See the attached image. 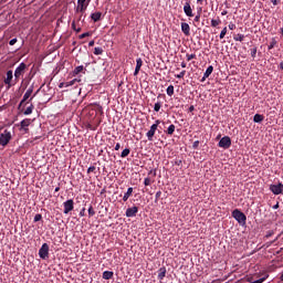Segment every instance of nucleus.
Returning <instances> with one entry per match:
<instances>
[{
    "instance_id": "obj_38",
    "label": "nucleus",
    "mask_w": 283,
    "mask_h": 283,
    "mask_svg": "<svg viewBox=\"0 0 283 283\" xmlns=\"http://www.w3.org/2000/svg\"><path fill=\"white\" fill-rule=\"evenodd\" d=\"M40 220H43V216L41 213L35 214L33 222H40Z\"/></svg>"
},
{
    "instance_id": "obj_45",
    "label": "nucleus",
    "mask_w": 283,
    "mask_h": 283,
    "mask_svg": "<svg viewBox=\"0 0 283 283\" xmlns=\"http://www.w3.org/2000/svg\"><path fill=\"white\" fill-rule=\"evenodd\" d=\"M94 171H96V167L95 166L88 167L87 174H94Z\"/></svg>"
},
{
    "instance_id": "obj_33",
    "label": "nucleus",
    "mask_w": 283,
    "mask_h": 283,
    "mask_svg": "<svg viewBox=\"0 0 283 283\" xmlns=\"http://www.w3.org/2000/svg\"><path fill=\"white\" fill-rule=\"evenodd\" d=\"M233 39H234V41H240V42H242V41H244V34H237V35H234L233 36Z\"/></svg>"
},
{
    "instance_id": "obj_50",
    "label": "nucleus",
    "mask_w": 283,
    "mask_h": 283,
    "mask_svg": "<svg viewBox=\"0 0 283 283\" xmlns=\"http://www.w3.org/2000/svg\"><path fill=\"white\" fill-rule=\"evenodd\" d=\"M59 87L60 88L67 87V83L66 82H62V83H60Z\"/></svg>"
},
{
    "instance_id": "obj_40",
    "label": "nucleus",
    "mask_w": 283,
    "mask_h": 283,
    "mask_svg": "<svg viewBox=\"0 0 283 283\" xmlns=\"http://www.w3.org/2000/svg\"><path fill=\"white\" fill-rule=\"evenodd\" d=\"M163 196V191H157L155 195V202H158V200H160V197Z\"/></svg>"
},
{
    "instance_id": "obj_49",
    "label": "nucleus",
    "mask_w": 283,
    "mask_h": 283,
    "mask_svg": "<svg viewBox=\"0 0 283 283\" xmlns=\"http://www.w3.org/2000/svg\"><path fill=\"white\" fill-rule=\"evenodd\" d=\"M228 28L229 30H235V23L230 22Z\"/></svg>"
},
{
    "instance_id": "obj_12",
    "label": "nucleus",
    "mask_w": 283,
    "mask_h": 283,
    "mask_svg": "<svg viewBox=\"0 0 283 283\" xmlns=\"http://www.w3.org/2000/svg\"><path fill=\"white\" fill-rule=\"evenodd\" d=\"M184 12L186 17H193V9H191V3L187 1L184 6Z\"/></svg>"
},
{
    "instance_id": "obj_35",
    "label": "nucleus",
    "mask_w": 283,
    "mask_h": 283,
    "mask_svg": "<svg viewBox=\"0 0 283 283\" xmlns=\"http://www.w3.org/2000/svg\"><path fill=\"white\" fill-rule=\"evenodd\" d=\"M160 107H163V104L160 102L155 103L154 111L160 112Z\"/></svg>"
},
{
    "instance_id": "obj_27",
    "label": "nucleus",
    "mask_w": 283,
    "mask_h": 283,
    "mask_svg": "<svg viewBox=\"0 0 283 283\" xmlns=\"http://www.w3.org/2000/svg\"><path fill=\"white\" fill-rule=\"evenodd\" d=\"M34 109V105L31 104L29 107H27V109L24 111V116H30V114H32Z\"/></svg>"
},
{
    "instance_id": "obj_8",
    "label": "nucleus",
    "mask_w": 283,
    "mask_h": 283,
    "mask_svg": "<svg viewBox=\"0 0 283 283\" xmlns=\"http://www.w3.org/2000/svg\"><path fill=\"white\" fill-rule=\"evenodd\" d=\"M270 191H272V193H274V196H280L283 193V184L280 182L277 185H271L270 186Z\"/></svg>"
},
{
    "instance_id": "obj_53",
    "label": "nucleus",
    "mask_w": 283,
    "mask_h": 283,
    "mask_svg": "<svg viewBox=\"0 0 283 283\" xmlns=\"http://www.w3.org/2000/svg\"><path fill=\"white\" fill-rule=\"evenodd\" d=\"M271 2L273 3V6H279L280 0H271Z\"/></svg>"
},
{
    "instance_id": "obj_10",
    "label": "nucleus",
    "mask_w": 283,
    "mask_h": 283,
    "mask_svg": "<svg viewBox=\"0 0 283 283\" xmlns=\"http://www.w3.org/2000/svg\"><path fill=\"white\" fill-rule=\"evenodd\" d=\"M12 78H14V74L12 70L7 71V77L4 78V85H8V87H12Z\"/></svg>"
},
{
    "instance_id": "obj_63",
    "label": "nucleus",
    "mask_w": 283,
    "mask_h": 283,
    "mask_svg": "<svg viewBox=\"0 0 283 283\" xmlns=\"http://www.w3.org/2000/svg\"><path fill=\"white\" fill-rule=\"evenodd\" d=\"M160 124V119H157L156 122H155V124H153V125H157V128H158V125Z\"/></svg>"
},
{
    "instance_id": "obj_28",
    "label": "nucleus",
    "mask_w": 283,
    "mask_h": 283,
    "mask_svg": "<svg viewBox=\"0 0 283 283\" xmlns=\"http://www.w3.org/2000/svg\"><path fill=\"white\" fill-rule=\"evenodd\" d=\"M76 83H81V78H74L70 82H66V87H72V85H74Z\"/></svg>"
},
{
    "instance_id": "obj_18",
    "label": "nucleus",
    "mask_w": 283,
    "mask_h": 283,
    "mask_svg": "<svg viewBox=\"0 0 283 283\" xmlns=\"http://www.w3.org/2000/svg\"><path fill=\"white\" fill-rule=\"evenodd\" d=\"M133 193H134V188L129 187L123 196V202H127V200H129V198H132Z\"/></svg>"
},
{
    "instance_id": "obj_29",
    "label": "nucleus",
    "mask_w": 283,
    "mask_h": 283,
    "mask_svg": "<svg viewBox=\"0 0 283 283\" xmlns=\"http://www.w3.org/2000/svg\"><path fill=\"white\" fill-rule=\"evenodd\" d=\"M275 45H277V40H275V38H272V40L268 46V50H273V48H275Z\"/></svg>"
},
{
    "instance_id": "obj_11",
    "label": "nucleus",
    "mask_w": 283,
    "mask_h": 283,
    "mask_svg": "<svg viewBox=\"0 0 283 283\" xmlns=\"http://www.w3.org/2000/svg\"><path fill=\"white\" fill-rule=\"evenodd\" d=\"M137 213H138V207L134 206L132 208H127L126 218H136Z\"/></svg>"
},
{
    "instance_id": "obj_25",
    "label": "nucleus",
    "mask_w": 283,
    "mask_h": 283,
    "mask_svg": "<svg viewBox=\"0 0 283 283\" xmlns=\"http://www.w3.org/2000/svg\"><path fill=\"white\" fill-rule=\"evenodd\" d=\"M264 120V115L255 114L253 117L254 123H262Z\"/></svg>"
},
{
    "instance_id": "obj_7",
    "label": "nucleus",
    "mask_w": 283,
    "mask_h": 283,
    "mask_svg": "<svg viewBox=\"0 0 283 283\" xmlns=\"http://www.w3.org/2000/svg\"><path fill=\"white\" fill-rule=\"evenodd\" d=\"M63 207H64L63 213L65 214L70 213L71 211H74V199H69L64 201Z\"/></svg>"
},
{
    "instance_id": "obj_46",
    "label": "nucleus",
    "mask_w": 283,
    "mask_h": 283,
    "mask_svg": "<svg viewBox=\"0 0 283 283\" xmlns=\"http://www.w3.org/2000/svg\"><path fill=\"white\" fill-rule=\"evenodd\" d=\"M192 147L193 149H198V147H200V142L199 140L193 142Z\"/></svg>"
},
{
    "instance_id": "obj_14",
    "label": "nucleus",
    "mask_w": 283,
    "mask_h": 283,
    "mask_svg": "<svg viewBox=\"0 0 283 283\" xmlns=\"http://www.w3.org/2000/svg\"><path fill=\"white\" fill-rule=\"evenodd\" d=\"M181 32L185 34V36H190L191 27H189V23H186V22L181 23Z\"/></svg>"
},
{
    "instance_id": "obj_31",
    "label": "nucleus",
    "mask_w": 283,
    "mask_h": 283,
    "mask_svg": "<svg viewBox=\"0 0 283 283\" xmlns=\"http://www.w3.org/2000/svg\"><path fill=\"white\" fill-rule=\"evenodd\" d=\"M94 54H95V56H101V54H103V48L96 46L94 49Z\"/></svg>"
},
{
    "instance_id": "obj_62",
    "label": "nucleus",
    "mask_w": 283,
    "mask_h": 283,
    "mask_svg": "<svg viewBox=\"0 0 283 283\" xmlns=\"http://www.w3.org/2000/svg\"><path fill=\"white\" fill-rule=\"evenodd\" d=\"M196 109V107L193 106V105H191L190 107H189V112H193Z\"/></svg>"
},
{
    "instance_id": "obj_34",
    "label": "nucleus",
    "mask_w": 283,
    "mask_h": 283,
    "mask_svg": "<svg viewBox=\"0 0 283 283\" xmlns=\"http://www.w3.org/2000/svg\"><path fill=\"white\" fill-rule=\"evenodd\" d=\"M166 92H167V94H168L169 96H174V85H169V86L167 87Z\"/></svg>"
},
{
    "instance_id": "obj_21",
    "label": "nucleus",
    "mask_w": 283,
    "mask_h": 283,
    "mask_svg": "<svg viewBox=\"0 0 283 283\" xmlns=\"http://www.w3.org/2000/svg\"><path fill=\"white\" fill-rule=\"evenodd\" d=\"M102 277H103V280H112V277H114V272L104 271Z\"/></svg>"
},
{
    "instance_id": "obj_55",
    "label": "nucleus",
    "mask_w": 283,
    "mask_h": 283,
    "mask_svg": "<svg viewBox=\"0 0 283 283\" xmlns=\"http://www.w3.org/2000/svg\"><path fill=\"white\" fill-rule=\"evenodd\" d=\"M71 28H72V30H76V22L75 21L72 22Z\"/></svg>"
},
{
    "instance_id": "obj_42",
    "label": "nucleus",
    "mask_w": 283,
    "mask_h": 283,
    "mask_svg": "<svg viewBox=\"0 0 283 283\" xmlns=\"http://www.w3.org/2000/svg\"><path fill=\"white\" fill-rule=\"evenodd\" d=\"M86 36H92V33L90 32L82 33L81 35H78V39H86Z\"/></svg>"
},
{
    "instance_id": "obj_5",
    "label": "nucleus",
    "mask_w": 283,
    "mask_h": 283,
    "mask_svg": "<svg viewBox=\"0 0 283 283\" xmlns=\"http://www.w3.org/2000/svg\"><path fill=\"white\" fill-rule=\"evenodd\" d=\"M10 140H12V134L9 130H4L1 135H0V145H2V147H6Z\"/></svg>"
},
{
    "instance_id": "obj_57",
    "label": "nucleus",
    "mask_w": 283,
    "mask_h": 283,
    "mask_svg": "<svg viewBox=\"0 0 283 283\" xmlns=\"http://www.w3.org/2000/svg\"><path fill=\"white\" fill-rule=\"evenodd\" d=\"M272 209H280V202H276V205H274Z\"/></svg>"
},
{
    "instance_id": "obj_17",
    "label": "nucleus",
    "mask_w": 283,
    "mask_h": 283,
    "mask_svg": "<svg viewBox=\"0 0 283 283\" xmlns=\"http://www.w3.org/2000/svg\"><path fill=\"white\" fill-rule=\"evenodd\" d=\"M142 67H143V59L138 57L136 60V67H135L134 76H138V73L140 72Z\"/></svg>"
},
{
    "instance_id": "obj_54",
    "label": "nucleus",
    "mask_w": 283,
    "mask_h": 283,
    "mask_svg": "<svg viewBox=\"0 0 283 283\" xmlns=\"http://www.w3.org/2000/svg\"><path fill=\"white\" fill-rule=\"evenodd\" d=\"M118 149H120V143H117V144L115 145V151H118Z\"/></svg>"
},
{
    "instance_id": "obj_16",
    "label": "nucleus",
    "mask_w": 283,
    "mask_h": 283,
    "mask_svg": "<svg viewBox=\"0 0 283 283\" xmlns=\"http://www.w3.org/2000/svg\"><path fill=\"white\" fill-rule=\"evenodd\" d=\"M85 66L83 65H80V66H76L73 72H72V76H78V74H85Z\"/></svg>"
},
{
    "instance_id": "obj_26",
    "label": "nucleus",
    "mask_w": 283,
    "mask_h": 283,
    "mask_svg": "<svg viewBox=\"0 0 283 283\" xmlns=\"http://www.w3.org/2000/svg\"><path fill=\"white\" fill-rule=\"evenodd\" d=\"M129 154H132V149L129 148H125L122 154H120V158H127V156H129Z\"/></svg>"
},
{
    "instance_id": "obj_43",
    "label": "nucleus",
    "mask_w": 283,
    "mask_h": 283,
    "mask_svg": "<svg viewBox=\"0 0 283 283\" xmlns=\"http://www.w3.org/2000/svg\"><path fill=\"white\" fill-rule=\"evenodd\" d=\"M187 61H193L196 59V54H186Z\"/></svg>"
},
{
    "instance_id": "obj_2",
    "label": "nucleus",
    "mask_w": 283,
    "mask_h": 283,
    "mask_svg": "<svg viewBox=\"0 0 283 283\" xmlns=\"http://www.w3.org/2000/svg\"><path fill=\"white\" fill-rule=\"evenodd\" d=\"M28 65L25 63H20V65L15 69L14 71V82L19 83V80L21 78V76H23V74H25V70H27Z\"/></svg>"
},
{
    "instance_id": "obj_24",
    "label": "nucleus",
    "mask_w": 283,
    "mask_h": 283,
    "mask_svg": "<svg viewBox=\"0 0 283 283\" xmlns=\"http://www.w3.org/2000/svg\"><path fill=\"white\" fill-rule=\"evenodd\" d=\"M174 132H176V125L171 124L166 130V134H168V136H174Z\"/></svg>"
},
{
    "instance_id": "obj_37",
    "label": "nucleus",
    "mask_w": 283,
    "mask_h": 283,
    "mask_svg": "<svg viewBox=\"0 0 283 283\" xmlns=\"http://www.w3.org/2000/svg\"><path fill=\"white\" fill-rule=\"evenodd\" d=\"M88 216L92 218L93 216H96V211H94V207L90 206L88 208Z\"/></svg>"
},
{
    "instance_id": "obj_4",
    "label": "nucleus",
    "mask_w": 283,
    "mask_h": 283,
    "mask_svg": "<svg viewBox=\"0 0 283 283\" xmlns=\"http://www.w3.org/2000/svg\"><path fill=\"white\" fill-rule=\"evenodd\" d=\"M39 256L41 260H48L50 258V245L48 243H43L39 250Z\"/></svg>"
},
{
    "instance_id": "obj_9",
    "label": "nucleus",
    "mask_w": 283,
    "mask_h": 283,
    "mask_svg": "<svg viewBox=\"0 0 283 283\" xmlns=\"http://www.w3.org/2000/svg\"><path fill=\"white\" fill-rule=\"evenodd\" d=\"M32 92H34V87L30 86L24 93L23 98L19 104V107H21L25 103V101H28V98L32 96Z\"/></svg>"
},
{
    "instance_id": "obj_52",
    "label": "nucleus",
    "mask_w": 283,
    "mask_h": 283,
    "mask_svg": "<svg viewBox=\"0 0 283 283\" xmlns=\"http://www.w3.org/2000/svg\"><path fill=\"white\" fill-rule=\"evenodd\" d=\"M200 21V13H198L196 17H195V22L198 23Z\"/></svg>"
},
{
    "instance_id": "obj_39",
    "label": "nucleus",
    "mask_w": 283,
    "mask_h": 283,
    "mask_svg": "<svg viewBox=\"0 0 283 283\" xmlns=\"http://www.w3.org/2000/svg\"><path fill=\"white\" fill-rule=\"evenodd\" d=\"M187 74V71H181L179 74L175 75L176 78H185V75Z\"/></svg>"
},
{
    "instance_id": "obj_22",
    "label": "nucleus",
    "mask_w": 283,
    "mask_h": 283,
    "mask_svg": "<svg viewBox=\"0 0 283 283\" xmlns=\"http://www.w3.org/2000/svg\"><path fill=\"white\" fill-rule=\"evenodd\" d=\"M31 124H32V119L25 118L20 122V127H30Z\"/></svg>"
},
{
    "instance_id": "obj_15",
    "label": "nucleus",
    "mask_w": 283,
    "mask_h": 283,
    "mask_svg": "<svg viewBox=\"0 0 283 283\" xmlns=\"http://www.w3.org/2000/svg\"><path fill=\"white\" fill-rule=\"evenodd\" d=\"M211 74H213V66L210 65L208 66V69L206 70L202 78H201V83H205L207 81V78H209V76H211Z\"/></svg>"
},
{
    "instance_id": "obj_61",
    "label": "nucleus",
    "mask_w": 283,
    "mask_h": 283,
    "mask_svg": "<svg viewBox=\"0 0 283 283\" xmlns=\"http://www.w3.org/2000/svg\"><path fill=\"white\" fill-rule=\"evenodd\" d=\"M248 282L253 283V282H255V280H253V276H251L248 279Z\"/></svg>"
},
{
    "instance_id": "obj_56",
    "label": "nucleus",
    "mask_w": 283,
    "mask_h": 283,
    "mask_svg": "<svg viewBox=\"0 0 283 283\" xmlns=\"http://www.w3.org/2000/svg\"><path fill=\"white\" fill-rule=\"evenodd\" d=\"M227 14H229V11H227V10H223V11L221 12V17H227Z\"/></svg>"
},
{
    "instance_id": "obj_58",
    "label": "nucleus",
    "mask_w": 283,
    "mask_h": 283,
    "mask_svg": "<svg viewBox=\"0 0 283 283\" xmlns=\"http://www.w3.org/2000/svg\"><path fill=\"white\" fill-rule=\"evenodd\" d=\"M175 164L180 167V165H182V160H176Z\"/></svg>"
},
{
    "instance_id": "obj_3",
    "label": "nucleus",
    "mask_w": 283,
    "mask_h": 283,
    "mask_svg": "<svg viewBox=\"0 0 283 283\" xmlns=\"http://www.w3.org/2000/svg\"><path fill=\"white\" fill-rule=\"evenodd\" d=\"M90 1L92 0H77V7L75 12L80 14H85V10H87V6H90Z\"/></svg>"
},
{
    "instance_id": "obj_6",
    "label": "nucleus",
    "mask_w": 283,
    "mask_h": 283,
    "mask_svg": "<svg viewBox=\"0 0 283 283\" xmlns=\"http://www.w3.org/2000/svg\"><path fill=\"white\" fill-rule=\"evenodd\" d=\"M218 147H220L221 149H229V147H231V137H222L218 143Z\"/></svg>"
},
{
    "instance_id": "obj_19",
    "label": "nucleus",
    "mask_w": 283,
    "mask_h": 283,
    "mask_svg": "<svg viewBox=\"0 0 283 283\" xmlns=\"http://www.w3.org/2000/svg\"><path fill=\"white\" fill-rule=\"evenodd\" d=\"M103 13L101 11L91 14V19L94 21V23L101 21Z\"/></svg>"
},
{
    "instance_id": "obj_13",
    "label": "nucleus",
    "mask_w": 283,
    "mask_h": 283,
    "mask_svg": "<svg viewBox=\"0 0 283 283\" xmlns=\"http://www.w3.org/2000/svg\"><path fill=\"white\" fill-rule=\"evenodd\" d=\"M157 125H151L150 129L146 133L148 140H154V136H156Z\"/></svg>"
},
{
    "instance_id": "obj_41",
    "label": "nucleus",
    "mask_w": 283,
    "mask_h": 283,
    "mask_svg": "<svg viewBox=\"0 0 283 283\" xmlns=\"http://www.w3.org/2000/svg\"><path fill=\"white\" fill-rule=\"evenodd\" d=\"M256 54H258V48L254 46L253 49H251L252 59H255Z\"/></svg>"
},
{
    "instance_id": "obj_64",
    "label": "nucleus",
    "mask_w": 283,
    "mask_h": 283,
    "mask_svg": "<svg viewBox=\"0 0 283 283\" xmlns=\"http://www.w3.org/2000/svg\"><path fill=\"white\" fill-rule=\"evenodd\" d=\"M280 69L283 70V62L280 63Z\"/></svg>"
},
{
    "instance_id": "obj_59",
    "label": "nucleus",
    "mask_w": 283,
    "mask_h": 283,
    "mask_svg": "<svg viewBox=\"0 0 283 283\" xmlns=\"http://www.w3.org/2000/svg\"><path fill=\"white\" fill-rule=\"evenodd\" d=\"M80 216H85V208H83L82 210H81V212H80Z\"/></svg>"
},
{
    "instance_id": "obj_30",
    "label": "nucleus",
    "mask_w": 283,
    "mask_h": 283,
    "mask_svg": "<svg viewBox=\"0 0 283 283\" xmlns=\"http://www.w3.org/2000/svg\"><path fill=\"white\" fill-rule=\"evenodd\" d=\"M153 182H154V180H151V177H146V178L144 179V185H145V187L151 186Z\"/></svg>"
},
{
    "instance_id": "obj_51",
    "label": "nucleus",
    "mask_w": 283,
    "mask_h": 283,
    "mask_svg": "<svg viewBox=\"0 0 283 283\" xmlns=\"http://www.w3.org/2000/svg\"><path fill=\"white\" fill-rule=\"evenodd\" d=\"M153 175V178H156V170H150L149 172H148V176H151Z\"/></svg>"
},
{
    "instance_id": "obj_32",
    "label": "nucleus",
    "mask_w": 283,
    "mask_h": 283,
    "mask_svg": "<svg viewBox=\"0 0 283 283\" xmlns=\"http://www.w3.org/2000/svg\"><path fill=\"white\" fill-rule=\"evenodd\" d=\"M269 279V274H263V276L259 280H255L252 283H263L264 281H266Z\"/></svg>"
},
{
    "instance_id": "obj_20",
    "label": "nucleus",
    "mask_w": 283,
    "mask_h": 283,
    "mask_svg": "<svg viewBox=\"0 0 283 283\" xmlns=\"http://www.w3.org/2000/svg\"><path fill=\"white\" fill-rule=\"evenodd\" d=\"M167 275V268L163 266L158 271V280H165Z\"/></svg>"
},
{
    "instance_id": "obj_48",
    "label": "nucleus",
    "mask_w": 283,
    "mask_h": 283,
    "mask_svg": "<svg viewBox=\"0 0 283 283\" xmlns=\"http://www.w3.org/2000/svg\"><path fill=\"white\" fill-rule=\"evenodd\" d=\"M20 132H24V134H28L30 132V128H28V127H20Z\"/></svg>"
},
{
    "instance_id": "obj_1",
    "label": "nucleus",
    "mask_w": 283,
    "mask_h": 283,
    "mask_svg": "<svg viewBox=\"0 0 283 283\" xmlns=\"http://www.w3.org/2000/svg\"><path fill=\"white\" fill-rule=\"evenodd\" d=\"M232 218H234V220H237V222H239V224H241L242 227L247 224V214L240 211V209H234L232 211Z\"/></svg>"
},
{
    "instance_id": "obj_23",
    "label": "nucleus",
    "mask_w": 283,
    "mask_h": 283,
    "mask_svg": "<svg viewBox=\"0 0 283 283\" xmlns=\"http://www.w3.org/2000/svg\"><path fill=\"white\" fill-rule=\"evenodd\" d=\"M220 23H222V20H220V18L212 19L211 20V28H218V25H220Z\"/></svg>"
},
{
    "instance_id": "obj_44",
    "label": "nucleus",
    "mask_w": 283,
    "mask_h": 283,
    "mask_svg": "<svg viewBox=\"0 0 283 283\" xmlns=\"http://www.w3.org/2000/svg\"><path fill=\"white\" fill-rule=\"evenodd\" d=\"M272 235H275V231L270 230V231L266 232L265 238L269 239V238H271Z\"/></svg>"
},
{
    "instance_id": "obj_60",
    "label": "nucleus",
    "mask_w": 283,
    "mask_h": 283,
    "mask_svg": "<svg viewBox=\"0 0 283 283\" xmlns=\"http://www.w3.org/2000/svg\"><path fill=\"white\" fill-rule=\"evenodd\" d=\"M88 46H90V48H94V40H92L91 42H88Z\"/></svg>"
},
{
    "instance_id": "obj_36",
    "label": "nucleus",
    "mask_w": 283,
    "mask_h": 283,
    "mask_svg": "<svg viewBox=\"0 0 283 283\" xmlns=\"http://www.w3.org/2000/svg\"><path fill=\"white\" fill-rule=\"evenodd\" d=\"M224 36H227V27H224L221 32H220V35H219V39H224Z\"/></svg>"
},
{
    "instance_id": "obj_47",
    "label": "nucleus",
    "mask_w": 283,
    "mask_h": 283,
    "mask_svg": "<svg viewBox=\"0 0 283 283\" xmlns=\"http://www.w3.org/2000/svg\"><path fill=\"white\" fill-rule=\"evenodd\" d=\"M19 40L17 38L9 41V45H15Z\"/></svg>"
}]
</instances>
